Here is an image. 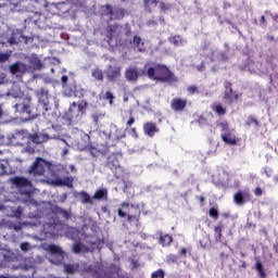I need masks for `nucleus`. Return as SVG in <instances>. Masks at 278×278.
<instances>
[{
    "mask_svg": "<svg viewBox=\"0 0 278 278\" xmlns=\"http://www.w3.org/2000/svg\"><path fill=\"white\" fill-rule=\"evenodd\" d=\"M147 75L154 81H162L163 84H172L175 81V76L170 73V70L164 65H146Z\"/></svg>",
    "mask_w": 278,
    "mask_h": 278,
    "instance_id": "1",
    "label": "nucleus"
},
{
    "mask_svg": "<svg viewBox=\"0 0 278 278\" xmlns=\"http://www.w3.org/2000/svg\"><path fill=\"white\" fill-rule=\"evenodd\" d=\"M12 186L18 190L20 193L25 194L26 197H31L34 192V186L31 182L25 178L14 177L10 179Z\"/></svg>",
    "mask_w": 278,
    "mask_h": 278,
    "instance_id": "2",
    "label": "nucleus"
},
{
    "mask_svg": "<svg viewBox=\"0 0 278 278\" xmlns=\"http://www.w3.org/2000/svg\"><path fill=\"white\" fill-rule=\"evenodd\" d=\"M53 168V164L46 161L45 159H36V161L33 163L29 173L30 175H45V173L47 170H49V173H51V169Z\"/></svg>",
    "mask_w": 278,
    "mask_h": 278,
    "instance_id": "3",
    "label": "nucleus"
},
{
    "mask_svg": "<svg viewBox=\"0 0 278 278\" xmlns=\"http://www.w3.org/2000/svg\"><path fill=\"white\" fill-rule=\"evenodd\" d=\"M61 229H64V226L60 223H55V219H53V224H46L43 226V231L46 235V238H55V236H62Z\"/></svg>",
    "mask_w": 278,
    "mask_h": 278,
    "instance_id": "4",
    "label": "nucleus"
},
{
    "mask_svg": "<svg viewBox=\"0 0 278 278\" xmlns=\"http://www.w3.org/2000/svg\"><path fill=\"white\" fill-rule=\"evenodd\" d=\"M219 127L224 142H226V144H236V135H233V130H229V124L223 123Z\"/></svg>",
    "mask_w": 278,
    "mask_h": 278,
    "instance_id": "5",
    "label": "nucleus"
},
{
    "mask_svg": "<svg viewBox=\"0 0 278 278\" xmlns=\"http://www.w3.org/2000/svg\"><path fill=\"white\" fill-rule=\"evenodd\" d=\"M143 75H147V65L143 67V70L130 67L125 72V77L128 81H138V78L142 77Z\"/></svg>",
    "mask_w": 278,
    "mask_h": 278,
    "instance_id": "6",
    "label": "nucleus"
},
{
    "mask_svg": "<svg viewBox=\"0 0 278 278\" xmlns=\"http://www.w3.org/2000/svg\"><path fill=\"white\" fill-rule=\"evenodd\" d=\"M48 251L51 253L50 262L52 264H60L62 260H64V253H62V249L56 245H49Z\"/></svg>",
    "mask_w": 278,
    "mask_h": 278,
    "instance_id": "7",
    "label": "nucleus"
},
{
    "mask_svg": "<svg viewBox=\"0 0 278 278\" xmlns=\"http://www.w3.org/2000/svg\"><path fill=\"white\" fill-rule=\"evenodd\" d=\"M39 99V105L45 110V112H49V92L45 89H41L39 93H37Z\"/></svg>",
    "mask_w": 278,
    "mask_h": 278,
    "instance_id": "8",
    "label": "nucleus"
},
{
    "mask_svg": "<svg viewBox=\"0 0 278 278\" xmlns=\"http://www.w3.org/2000/svg\"><path fill=\"white\" fill-rule=\"evenodd\" d=\"M50 186H66L67 188H73V178H56V179H49L47 181Z\"/></svg>",
    "mask_w": 278,
    "mask_h": 278,
    "instance_id": "9",
    "label": "nucleus"
},
{
    "mask_svg": "<svg viewBox=\"0 0 278 278\" xmlns=\"http://www.w3.org/2000/svg\"><path fill=\"white\" fill-rule=\"evenodd\" d=\"M31 102L30 98L24 99L23 103H16L15 110L16 112H20L21 114H31V111L29 110V103Z\"/></svg>",
    "mask_w": 278,
    "mask_h": 278,
    "instance_id": "10",
    "label": "nucleus"
},
{
    "mask_svg": "<svg viewBox=\"0 0 278 278\" xmlns=\"http://www.w3.org/2000/svg\"><path fill=\"white\" fill-rule=\"evenodd\" d=\"M27 62L29 63V71H40L42 68V62H40L36 54L28 56Z\"/></svg>",
    "mask_w": 278,
    "mask_h": 278,
    "instance_id": "11",
    "label": "nucleus"
},
{
    "mask_svg": "<svg viewBox=\"0 0 278 278\" xmlns=\"http://www.w3.org/2000/svg\"><path fill=\"white\" fill-rule=\"evenodd\" d=\"M51 138H58V137H49L45 132L35 134L29 137L31 142H35V144H42V142H48L49 140H51Z\"/></svg>",
    "mask_w": 278,
    "mask_h": 278,
    "instance_id": "12",
    "label": "nucleus"
},
{
    "mask_svg": "<svg viewBox=\"0 0 278 278\" xmlns=\"http://www.w3.org/2000/svg\"><path fill=\"white\" fill-rule=\"evenodd\" d=\"M10 71L12 75H18V73H27L30 70L28 66L25 65V63L17 62L10 66Z\"/></svg>",
    "mask_w": 278,
    "mask_h": 278,
    "instance_id": "13",
    "label": "nucleus"
},
{
    "mask_svg": "<svg viewBox=\"0 0 278 278\" xmlns=\"http://www.w3.org/2000/svg\"><path fill=\"white\" fill-rule=\"evenodd\" d=\"M143 131L146 134V136H150L153 137L155 136V134H157L160 131V129L157 128V126L153 123H147L143 126Z\"/></svg>",
    "mask_w": 278,
    "mask_h": 278,
    "instance_id": "14",
    "label": "nucleus"
},
{
    "mask_svg": "<svg viewBox=\"0 0 278 278\" xmlns=\"http://www.w3.org/2000/svg\"><path fill=\"white\" fill-rule=\"evenodd\" d=\"M251 199V195L249 194V191H240L235 194V202L238 203V205H242L244 201H249Z\"/></svg>",
    "mask_w": 278,
    "mask_h": 278,
    "instance_id": "15",
    "label": "nucleus"
},
{
    "mask_svg": "<svg viewBox=\"0 0 278 278\" xmlns=\"http://www.w3.org/2000/svg\"><path fill=\"white\" fill-rule=\"evenodd\" d=\"M70 112H77L76 116H81L86 112V102L73 103L70 108Z\"/></svg>",
    "mask_w": 278,
    "mask_h": 278,
    "instance_id": "16",
    "label": "nucleus"
},
{
    "mask_svg": "<svg viewBox=\"0 0 278 278\" xmlns=\"http://www.w3.org/2000/svg\"><path fill=\"white\" fill-rule=\"evenodd\" d=\"M108 77H109V79H117V77H121V67L110 66L108 70Z\"/></svg>",
    "mask_w": 278,
    "mask_h": 278,
    "instance_id": "17",
    "label": "nucleus"
},
{
    "mask_svg": "<svg viewBox=\"0 0 278 278\" xmlns=\"http://www.w3.org/2000/svg\"><path fill=\"white\" fill-rule=\"evenodd\" d=\"M173 110H176L177 112L181 111L186 108V100L181 99H174L172 102Z\"/></svg>",
    "mask_w": 278,
    "mask_h": 278,
    "instance_id": "18",
    "label": "nucleus"
},
{
    "mask_svg": "<svg viewBox=\"0 0 278 278\" xmlns=\"http://www.w3.org/2000/svg\"><path fill=\"white\" fill-rule=\"evenodd\" d=\"M129 207H131V205L129 204H122V208H118V216H121V218H125V216H129Z\"/></svg>",
    "mask_w": 278,
    "mask_h": 278,
    "instance_id": "19",
    "label": "nucleus"
},
{
    "mask_svg": "<svg viewBox=\"0 0 278 278\" xmlns=\"http://www.w3.org/2000/svg\"><path fill=\"white\" fill-rule=\"evenodd\" d=\"M25 136L22 132H16L15 135H12L10 137L11 144H23L21 141H16V140H23Z\"/></svg>",
    "mask_w": 278,
    "mask_h": 278,
    "instance_id": "20",
    "label": "nucleus"
},
{
    "mask_svg": "<svg viewBox=\"0 0 278 278\" xmlns=\"http://www.w3.org/2000/svg\"><path fill=\"white\" fill-rule=\"evenodd\" d=\"M93 199H98V200L108 199V189H98L93 195Z\"/></svg>",
    "mask_w": 278,
    "mask_h": 278,
    "instance_id": "21",
    "label": "nucleus"
},
{
    "mask_svg": "<svg viewBox=\"0 0 278 278\" xmlns=\"http://www.w3.org/2000/svg\"><path fill=\"white\" fill-rule=\"evenodd\" d=\"M160 242L163 247H168V244H170V242H173V237H170L169 235L161 236Z\"/></svg>",
    "mask_w": 278,
    "mask_h": 278,
    "instance_id": "22",
    "label": "nucleus"
},
{
    "mask_svg": "<svg viewBox=\"0 0 278 278\" xmlns=\"http://www.w3.org/2000/svg\"><path fill=\"white\" fill-rule=\"evenodd\" d=\"M212 110L213 112H216V114H218V116H223V114H225L226 110L225 108H223V105L215 103L212 105Z\"/></svg>",
    "mask_w": 278,
    "mask_h": 278,
    "instance_id": "23",
    "label": "nucleus"
},
{
    "mask_svg": "<svg viewBox=\"0 0 278 278\" xmlns=\"http://www.w3.org/2000/svg\"><path fill=\"white\" fill-rule=\"evenodd\" d=\"M134 46L136 47L137 50L139 51H144V48L142 47L143 43H142V39H140V37L136 36L134 38Z\"/></svg>",
    "mask_w": 278,
    "mask_h": 278,
    "instance_id": "24",
    "label": "nucleus"
},
{
    "mask_svg": "<svg viewBox=\"0 0 278 278\" xmlns=\"http://www.w3.org/2000/svg\"><path fill=\"white\" fill-rule=\"evenodd\" d=\"M114 36H116V30H112V31H111V37H110L109 40H108L110 47H116V46H118V42L116 41V38H115Z\"/></svg>",
    "mask_w": 278,
    "mask_h": 278,
    "instance_id": "25",
    "label": "nucleus"
},
{
    "mask_svg": "<svg viewBox=\"0 0 278 278\" xmlns=\"http://www.w3.org/2000/svg\"><path fill=\"white\" fill-rule=\"evenodd\" d=\"M255 269L257 270L260 277L266 278V273L264 271V266H262L261 262H256Z\"/></svg>",
    "mask_w": 278,
    "mask_h": 278,
    "instance_id": "26",
    "label": "nucleus"
},
{
    "mask_svg": "<svg viewBox=\"0 0 278 278\" xmlns=\"http://www.w3.org/2000/svg\"><path fill=\"white\" fill-rule=\"evenodd\" d=\"M169 40L172 45H175V47H181V45H184V39H181L179 36H174Z\"/></svg>",
    "mask_w": 278,
    "mask_h": 278,
    "instance_id": "27",
    "label": "nucleus"
},
{
    "mask_svg": "<svg viewBox=\"0 0 278 278\" xmlns=\"http://www.w3.org/2000/svg\"><path fill=\"white\" fill-rule=\"evenodd\" d=\"M91 75L94 79H98V81H103V72L100 70H93Z\"/></svg>",
    "mask_w": 278,
    "mask_h": 278,
    "instance_id": "28",
    "label": "nucleus"
},
{
    "mask_svg": "<svg viewBox=\"0 0 278 278\" xmlns=\"http://www.w3.org/2000/svg\"><path fill=\"white\" fill-rule=\"evenodd\" d=\"M79 195L81 199V203H92V198H90V195L88 193L80 192Z\"/></svg>",
    "mask_w": 278,
    "mask_h": 278,
    "instance_id": "29",
    "label": "nucleus"
},
{
    "mask_svg": "<svg viewBox=\"0 0 278 278\" xmlns=\"http://www.w3.org/2000/svg\"><path fill=\"white\" fill-rule=\"evenodd\" d=\"M8 166V161L0 162V175H5Z\"/></svg>",
    "mask_w": 278,
    "mask_h": 278,
    "instance_id": "30",
    "label": "nucleus"
},
{
    "mask_svg": "<svg viewBox=\"0 0 278 278\" xmlns=\"http://www.w3.org/2000/svg\"><path fill=\"white\" fill-rule=\"evenodd\" d=\"M225 99H229L230 102L238 101V94H235L231 89L229 90V94L225 96Z\"/></svg>",
    "mask_w": 278,
    "mask_h": 278,
    "instance_id": "31",
    "label": "nucleus"
},
{
    "mask_svg": "<svg viewBox=\"0 0 278 278\" xmlns=\"http://www.w3.org/2000/svg\"><path fill=\"white\" fill-rule=\"evenodd\" d=\"M10 60V52H0V62H8Z\"/></svg>",
    "mask_w": 278,
    "mask_h": 278,
    "instance_id": "32",
    "label": "nucleus"
},
{
    "mask_svg": "<svg viewBox=\"0 0 278 278\" xmlns=\"http://www.w3.org/2000/svg\"><path fill=\"white\" fill-rule=\"evenodd\" d=\"M208 214L211 218H218V211L215 207L210 208Z\"/></svg>",
    "mask_w": 278,
    "mask_h": 278,
    "instance_id": "33",
    "label": "nucleus"
},
{
    "mask_svg": "<svg viewBox=\"0 0 278 278\" xmlns=\"http://www.w3.org/2000/svg\"><path fill=\"white\" fill-rule=\"evenodd\" d=\"M103 10H104L105 14H110L111 18H116V16L112 12V8L110 5L104 7Z\"/></svg>",
    "mask_w": 278,
    "mask_h": 278,
    "instance_id": "34",
    "label": "nucleus"
},
{
    "mask_svg": "<svg viewBox=\"0 0 278 278\" xmlns=\"http://www.w3.org/2000/svg\"><path fill=\"white\" fill-rule=\"evenodd\" d=\"M152 278H164V270L159 269L152 274Z\"/></svg>",
    "mask_w": 278,
    "mask_h": 278,
    "instance_id": "35",
    "label": "nucleus"
},
{
    "mask_svg": "<svg viewBox=\"0 0 278 278\" xmlns=\"http://www.w3.org/2000/svg\"><path fill=\"white\" fill-rule=\"evenodd\" d=\"M105 99H108V101H110V104L112 105V101L114 99V96L112 94V92H106L105 93Z\"/></svg>",
    "mask_w": 278,
    "mask_h": 278,
    "instance_id": "36",
    "label": "nucleus"
},
{
    "mask_svg": "<svg viewBox=\"0 0 278 278\" xmlns=\"http://www.w3.org/2000/svg\"><path fill=\"white\" fill-rule=\"evenodd\" d=\"M144 5L149 8V5H156L155 0H144Z\"/></svg>",
    "mask_w": 278,
    "mask_h": 278,
    "instance_id": "37",
    "label": "nucleus"
},
{
    "mask_svg": "<svg viewBox=\"0 0 278 278\" xmlns=\"http://www.w3.org/2000/svg\"><path fill=\"white\" fill-rule=\"evenodd\" d=\"M189 94H194L197 92V87L194 86H190L187 88Z\"/></svg>",
    "mask_w": 278,
    "mask_h": 278,
    "instance_id": "38",
    "label": "nucleus"
},
{
    "mask_svg": "<svg viewBox=\"0 0 278 278\" xmlns=\"http://www.w3.org/2000/svg\"><path fill=\"white\" fill-rule=\"evenodd\" d=\"M29 243H22L21 244V249H22V251H29Z\"/></svg>",
    "mask_w": 278,
    "mask_h": 278,
    "instance_id": "39",
    "label": "nucleus"
},
{
    "mask_svg": "<svg viewBox=\"0 0 278 278\" xmlns=\"http://www.w3.org/2000/svg\"><path fill=\"white\" fill-rule=\"evenodd\" d=\"M73 251L74 253H79L81 251V248L79 247V244H74Z\"/></svg>",
    "mask_w": 278,
    "mask_h": 278,
    "instance_id": "40",
    "label": "nucleus"
},
{
    "mask_svg": "<svg viewBox=\"0 0 278 278\" xmlns=\"http://www.w3.org/2000/svg\"><path fill=\"white\" fill-rule=\"evenodd\" d=\"M254 194H256V197H261V194H262V189L256 188V189L254 190Z\"/></svg>",
    "mask_w": 278,
    "mask_h": 278,
    "instance_id": "41",
    "label": "nucleus"
},
{
    "mask_svg": "<svg viewBox=\"0 0 278 278\" xmlns=\"http://www.w3.org/2000/svg\"><path fill=\"white\" fill-rule=\"evenodd\" d=\"M61 81L62 84H66L68 81V76H62Z\"/></svg>",
    "mask_w": 278,
    "mask_h": 278,
    "instance_id": "42",
    "label": "nucleus"
},
{
    "mask_svg": "<svg viewBox=\"0 0 278 278\" xmlns=\"http://www.w3.org/2000/svg\"><path fill=\"white\" fill-rule=\"evenodd\" d=\"M134 123H135L134 117H130L129 121L127 122V125H128L129 127H131V125H134Z\"/></svg>",
    "mask_w": 278,
    "mask_h": 278,
    "instance_id": "43",
    "label": "nucleus"
},
{
    "mask_svg": "<svg viewBox=\"0 0 278 278\" xmlns=\"http://www.w3.org/2000/svg\"><path fill=\"white\" fill-rule=\"evenodd\" d=\"M0 84H5V75L4 74H2L0 76Z\"/></svg>",
    "mask_w": 278,
    "mask_h": 278,
    "instance_id": "44",
    "label": "nucleus"
},
{
    "mask_svg": "<svg viewBox=\"0 0 278 278\" xmlns=\"http://www.w3.org/2000/svg\"><path fill=\"white\" fill-rule=\"evenodd\" d=\"M65 270L66 273H73V266H66Z\"/></svg>",
    "mask_w": 278,
    "mask_h": 278,
    "instance_id": "45",
    "label": "nucleus"
},
{
    "mask_svg": "<svg viewBox=\"0 0 278 278\" xmlns=\"http://www.w3.org/2000/svg\"><path fill=\"white\" fill-rule=\"evenodd\" d=\"M214 58H218V52H213L211 54V60H214Z\"/></svg>",
    "mask_w": 278,
    "mask_h": 278,
    "instance_id": "46",
    "label": "nucleus"
},
{
    "mask_svg": "<svg viewBox=\"0 0 278 278\" xmlns=\"http://www.w3.org/2000/svg\"><path fill=\"white\" fill-rule=\"evenodd\" d=\"M71 173L75 172V165H70Z\"/></svg>",
    "mask_w": 278,
    "mask_h": 278,
    "instance_id": "47",
    "label": "nucleus"
},
{
    "mask_svg": "<svg viewBox=\"0 0 278 278\" xmlns=\"http://www.w3.org/2000/svg\"><path fill=\"white\" fill-rule=\"evenodd\" d=\"M9 42H10V45H15L16 43V41H14V39H10Z\"/></svg>",
    "mask_w": 278,
    "mask_h": 278,
    "instance_id": "48",
    "label": "nucleus"
},
{
    "mask_svg": "<svg viewBox=\"0 0 278 278\" xmlns=\"http://www.w3.org/2000/svg\"><path fill=\"white\" fill-rule=\"evenodd\" d=\"M66 153H68L67 149H63V155H66Z\"/></svg>",
    "mask_w": 278,
    "mask_h": 278,
    "instance_id": "49",
    "label": "nucleus"
},
{
    "mask_svg": "<svg viewBox=\"0 0 278 278\" xmlns=\"http://www.w3.org/2000/svg\"><path fill=\"white\" fill-rule=\"evenodd\" d=\"M215 231H216L217 233H220V228L216 227V228H215Z\"/></svg>",
    "mask_w": 278,
    "mask_h": 278,
    "instance_id": "50",
    "label": "nucleus"
},
{
    "mask_svg": "<svg viewBox=\"0 0 278 278\" xmlns=\"http://www.w3.org/2000/svg\"><path fill=\"white\" fill-rule=\"evenodd\" d=\"M181 255H186V249L181 250Z\"/></svg>",
    "mask_w": 278,
    "mask_h": 278,
    "instance_id": "51",
    "label": "nucleus"
},
{
    "mask_svg": "<svg viewBox=\"0 0 278 278\" xmlns=\"http://www.w3.org/2000/svg\"><path fill=\"white\" fill-rule=\"evenodd\" d=\"M16 89H17V87H16V85H14V86H13V92H14V91L16 92Z\"/></svg>",
    "mask_w": 278,
    "mask_h": 278,
    "instance_id": "52",
    "label": "nucleus"
},
{
    "mask_svg": "<svg viewBox=\"0 0 278 278\" xmlns=\"http://www.w3.org/2000/svg\"><path fill=\"white\" fill-rule=\"evenodd\" d=\"M15 97H21V92H16V93H15Z\"/></svg>",
    "mask_w": 278,
    "mask_h": 278,
    "instance_id": "53",
    "label": "nucleus"
},
{
    "mask_svg": "<svg viewBox=\"0 0 278 278\" xmlns=\"http://www.w3.org/2000/svg\"><path fill=\"white\" fill-rule=\"evenodd\" d=\"M17 212H18V214H22V213H23V210L18 208Z\"/></svg>",
    "mask_w": 278,
    "mask_h": 278,
    "instance_id": "54",
    "label": "nucleus"
},
{
    "mask_svg": "<svg viewBox=\"0 0 278 278\" xmlns=\"http://www.w3.org/2000/svg\"><path fill=\"white\" fill-rule=\"evenodd\" d=\"M200 201H201V203H203V201H204L203 197L200 198Z\"/></svg>",
    "mask_w": 278,
    "mask_h": 278,
    "instance_id": "55",
    "label": "nucleus"
},
{
    "mask_svg": "<svg viewBox=\"0 0 278 278\" xmlns=\"http://www.w3.org/2000/svg\"><path fill=\"white\" fill-rule=\"evenodd\" d=\"M18 229H20L18 227H15V231H18Z\"/></svg>",
    "mask_w": 278,
    "mask_h": 278,
    "instance_id": "56",
    "label": "nucleus"
},
{
    "mask_svg": "<svg viewBox=\"0 0 278 278\" xmlns=\"http://www.w3.org/2000/svg\"><path fill=\"white\" fill-rule=\"evenodd\" d=\"M62 142H65V143H66V140L62 139Z\"/></svg>",
    "mask_w": 278,
    "mask_h": 278,
    "instance_id": "57",
    "label": "nucleus"
},
{
    "mask_svg": "<svg viewBox=\"0 0 278 278\" xmlns=\"http://www.w3.org/2000/svg\"><path fill=\"white\" fill-rule=\"evenodd\" d=\"M72 231H75V228H71Z\"/></svg>",
    "mask_w": 278,
    "mask_h": 278,
    "instance_id": "58",
    "label": "nucleus"
},
{
    "mask_svg": "<svg viewBox=\"0 0 278 278\" xmlns=\"http://www.w3.org/2000/svg\"><path fill=\"white\" fill-rule=\"evenodd\" d=\"M277 277H278V271H277Z\"/></svg>",
    "mask_w": 278,
    "mask_h": 278,
    "instance_id": "59",
    "label": "nucleus"
}]
</instances>
